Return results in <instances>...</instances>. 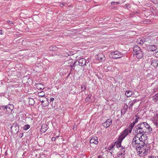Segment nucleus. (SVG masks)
Masks as SVG:
<instances>
[{"instance_id":"nucleus-8","label":"nucleus","mask_w":158,"mask_h":158,"mask_svg":"<svg viewBox=\"0 0 158 158\" xmlns=\"http://www.w3.org/2000/svg\"><path fill=\"white\" fill-rule=\"evenodd\" d=\"M129 133L127 131V129L124 130L121 133L120 135L119 136L118 139L120 141H122L123 139Z\"/></svg>"},{"instance_id":"nucleus-48","label":"nucleus","mask_w":158,"mask_h":158,"mask_svg":"<svg viewBox=\"0 0 158 158\" xmlns=\"http://www.w3.org/2000/svg\"><path fill=\"white\" fill-rule=\"evenodd\" d=\"M73 53H72V52H70V56H71V55L72 56L73 55Z\"/></svg>"},{"instance_id":"nucleus-7","label":"nucleus","mask_w":158,"mask_h":158,"mask_svg":"<svg viewBox=\"0 0 158 158\" xmlns=\"http://www.w3.org/2000/svg\"><path fill=\"white\" fill-rule=\"evenodd\" d=\"M17 123L15 122L11 127V131L14 134H17L19 131V127Z\"/></svg>"},{"instance_id":"nucleus-15","label":"nucleus","mask_w":158,"mask_h":158,"mask_svg":"<svg viewBox=\"0 0 158 158\" xmlns=\"http://www.w3.org/2000/svg\"><path fill=\"white\" fill-rule=\"evenodd\" d=\"M133 93V92L130 90H127L125 92V95L127 97H130L132 95Z\"/></svg>"},{"instance_id":"nucleus-10","label":"nucleus","mask_w":158,"mask_h":158,"mask_svg":"<svg viewBox=\"0 0 158 158\" xmlns=\"http://www.w3.org/2000/svg\"><path fill=\"white\" fill-rule=\"evenodd\" d=\"M139 140H140V138L136 136H135L133 139L132 143L134 144H138V146L141 145L140 143L139 142Z\"/></svg>"},{"instance_id":"nucleus-39","label":"nucleus","mask_w":158,"mask_h":158,"mask_svg":"<svg viewBox=\"0 0 158 158\" xmlns=\"http://www.w3.org/2000/svg\"><path fill=\"white\" fill-rule=\"evenodd\" d=\"M7 22L8 23H9L10 24H13V22L12 21H10V20H7Z\"/></svg>"},{"instance_id":"nucleus-47","label":"nucleus","mask_w":158,"mask_h":158,"mask_svg":"<svg viewBox=\"0 0 158 158\" xmlns=\"http://www.w3.org/2000/svg\"><path fill=\"white\" fill-rule=\"evenodd\" d=\"M156 56L158 57V51L156 52Z\"/></svg>"},{"instance_id":"nucleus-27","label":"nucleus","mask_w":158,"mask_h":158,"mask_svg":"<svg viewBox=\"0 0 158 158\" xmlns=\"http://www.w3.org/2000/svg\"><path fill=\"white\" fill-rule=\"evenodd\" d=\"M91 95H89L88 97L86 98L85 100L87 102H90L91 101L90 98Z\"/></svg>"},{"instance_id":"nucleus-30","label":"nucleus","mask_w":158,"mask_h":158,"mask_svg":"<svg viewBox=\"0 0 158 158\" xmlns=\"http://www.w3.org/2000/svg\"><path fill=\"white\" fill-rule=\"evenodd\" d=\"M124 156V154H123V153H121L119 152L117 153V157H119L120 156L122 157L123 156Z\"/></svg>"},{"instance_id":"nucleus-11","label":"nucleus","mask_w":158,"mask_h":158,"mask_svg":"<svg viewBox=\"0 0 158 158\" xmlns=\"http://www.w3.org/2000/svg\"><path fill=\"white\" fill-rule=\"evenodd\" d=\"M112 123V121L111 119H108L106 122L102 124L104 127L107 128L109 127Z\"/></svg>"},{"instance_id":"nucleus-19","label":"nucleus","mask_w":158,"mask_h":158,"mask_svg":"<svg viewBox=\"0 0 158 158\" xmlns=\"http://www.w3.org/2000/svg\"><path fill=\"white\" fill-rule=\"evenodd\" d=\"M156 49V47L154 45H150L149 46V49L150 51H154Z\"/></svg>"},{"instance_id":"nucleus-58","label":"nucleus","mask_w":158,"mask_h":158,"mask_svg":"<svg viewBox=\"0 0 158 158\" xmlns=\"http://www.w3.org/2000/svg\"><path fill=\"white\" fill-rule=\"evenodd\" d=\"M157 158H158V156H157Z\"/></svg>"},{"instance_id":"nucleus-42","label":"nucleus","mask_w":158,"mask_h":158,"mask_svg":"<svg viewBox=\"0 0 158 158\" xmlns=\"http://www.w3.org/2000/svg\"><path fill=\"white\" fill-rule=\"evenodd\" d=\"M148 158H156V157L155 156H150Z\"/></svg>"},{"instance_id":"nucleus-44","label":"nucleus","mask_w":158,"mask_h":158,"mask_svg":"<svg viewBox=\"0 0 158 158\" xmlns=\"http://www.w3.org/2000/svg\"><path fill=\"white\" fill-rule=\"evenodd\" d=\"M133 107V106L131 105H130V106L129 107V109H131L132 107Z\"/></svg>"},{"instance_id":"nucleus-31","label":"nucleus","mask_w":158,"mask_h":158,"mask_svg":"<svg viewBox=\"0 0 158 158\" xmlns=\"http://www.w3.org/2000/svg\"><path fill=\"white\" fill-rule=\"evenodd\" d=\"M120 3V2H111V4L112 6L115 5L117 4H118Z\"/></svg>"},{"instance_id":"nucleus-20","label":"nucleus","mask_w":158,"mask_h":158,"mask_svg":"<svg viewBox=\"0 0 158 158\" xmlns=\"http://www.w3.org/2000/svg\"><path fill=\"white\" fill-rule=\"evenodd\" d=\"M122 141H120V140H119L118 139V140L114 143L115 144H116V145L118 148L121 147V143Z\"/></svg>"},{"instance_id":"nucleus-28","label":"nucleus","mask_w":158,"mask_h":158,"mask_svg":"<svg viewBox=\"0 0 158 158\" xmlns=\"http://www.w3.org/2000/svg\"><path fill=\"white\" fill-rule=\"evenodd\" d=\"M30 127V126L29 125H25L23 128V129L24 130H27Z\"/></svg>"},{"instance_id":"nucleus-54","label":"nucleus","mask_w":158,"mask_h":158,"mask_svg":"<svg viewBox=\"0 0 158 158\" xmlns=\"http://www.w3.org/2000/svg\"><path fill=\"white\" fill-rule=\"evenodd\" d=\"M101 156H98V158H101Z\"/></svg>"},{"instance_id":"nucleus-3","label":"nucleus","mask_w":158,"mask_h":158,"mask_svg":"<svg viewBox=\"0 0 158 158\" xmlns=\"http://www.w3.org/2000/svg\"><path fill=\"white\" fill-rule=\"evenodd\" d=\"M143 52L141 48L137 45L134 47L133 54L136 56L138 59L141 58L143 56Z\"/></svg>"},{"instance_id":"nucleus-34","label":"nucleus","mask_w":158,"mask_h":158,"mask_svg":"<svg viewBox=\"0 0 158 158\" xmlns=\"http://www.w3.org/2000/svg\"><path fill=\"white\" fill-rule=\"evenodd\" d=\"M121 153H123V154H124V155H125V150L122 149V150L120 149V151Z\"/></svg>"},{"instance_id":"nucleus-5","label":"nucleus","mask_w":158,"mask_h":158,"mask_svg":"<svg viewBox=\"0 0 158 158\" xmlns=\"http://www.w3.org/2000/svg\"><path fill=\"white\" fill-rule=\"evenodd\" d=\"M123 54L121 52L116 51L110 53V55L114 59L120 58L123 56Z\"/></svg>"},{"instance_id":"nucleus-25","label":"nucleus","mask_w":158,"mask_h":158,"mask_svg":"<svg viewBox=\"0 0 158 158\" xmlns=\"http://www.w3.org/2000/svg\"><path fill=\"white\" fill-rule=\"evenodd\" d=\"M81 91H84L86 89V87L84 84H83L81 85Z\"/></svg>"},{"instance_id":"nucleus-13","label":"nucleus","mask_w":158,"mask_h":158,"mask_svg":"<svg viewBox=\"0 0 158 158\" xmlns=\"http://www.w3.org/2000/svg\"><path fill=\"white\" fill-rule=\"evenodd\" d=\"M90 143L98 144V138L95 136L92 137L90 140Z\"/></svg>"},{"instance_id":"nucleus-43","label":"nucleus","mask_w":158,"mask_h":158,"mask_svg":"<svg viewBox=\"0 0 158 158\" xmlns=\"http://www.w3.org/2000/svg\"><path fill=\"white\" fill-rule=\"evenodd\" d=\"M24 122V123H26V121L25 120H24V121H22L21 120H19V124H20V123H21V122Z\"/></svg>"},{"instance_id":"nucleus-51","label":"nucleus","mask_w":158,"mask_h":158,"mask_svg":"<svg viewBox=\"0 0 158 158\" xmlns=\"http://www.w3.org/2000/svg\"><path fill=\"white\" fill-rule=\"evenodd\" d=\"M121 148L120 149L122 150V149H125V148L123 146H121Z\"/></svg>"},{"instance_id":"nucleus-36","label":"nucleus","mask_w":158,"mask_h":158,"mask_svg":"<svg viewBox=\"0 0 158 158\" xmlns=\"http://www.w3.org/2000/svg\"><path fill=\"white\" fill-rule=\"evenodd\" d=\"M136 117L135 118V120L134 121L136 123L138 122V119L139 118V117L138 116V115H136Z\"/></svg>"},{"instance_id":"nucleus-32","label":"nucleus","mask_w":158,"mask_h":158,"mask_svg":"<svg viewBox=\"0 0 158 158\" xmlns=\"http://www.w3.org/2000/svg\"><path fill=\"white\" fill-rule=\"evenodd\" d=\"M142 137H144V135H143H143H141L140 136V137L139 138H140V140H139V142L141 141L142 143L143 142V141H144L145 139L143 140L142 139H143L142 138Z\"/></svg>"},{"instance_id":"nucleus-14","label":"nucleus","mask_w":158,"mask_h":158,"mask_svg":"<svg viewBox=\"0 0 158 158\" xmlns=\"http://www.w3.org/2000/svg\"><path fill=\"white\" fill-rule=\"evenodd\" d=\"M146 40L145 38H142L138 39V44H142Z\"/></svg>"},{"instance_id":"nucleus-38","label":"nucleus","mask_w":158,"mask_h":158,"mask_svg":"<svg viewBox=\"0 0 158 158\" xmlns=\"http://www.w3.org/2000/svg\"><path fill=\"white\" fill-rule=\"evenodd\" d=\"M152 1L155 4L158 3V0H152Z\"/></svg>"},{"instance_id":"nucleus-22","label":"nucleus","mask_w":158,"mask_h":158,"mask_svg":"<svg viewBox=\"0 0 158 158\" xmlns=\"http://www.w3.org/2000/svg\"><path fill=\"white\" fill-rule=\"evenodd\" d=\"M29 99V104L31 106L33 105L35 102L34 99L33 98H30Z\"/></svg>"},{"instance_id":"nucleus-24","label":"nucleus","mask_w":158,"mask_h":158,"mask_svg":"<svg viewBox=\"0 0 158 158\" xmlns=\"http://www.w3.org/2000/svg\"><path fill=\"white\" fill-rule=\"evenodd\" d=\"M153 122L156 125H158V117L154 118Z\"/></svg>"},{"instance_id":"nucleus-2","label":"nucleus","mask_w":158,"mask_h":158,"mask_svg":"<svg viewBox=\"0 0 158 158\" xmlns=\"http://www.w3.org/2000/svg\"><path fill=\"white\" fill-rule=\"evenodd\" d=\"M144 144V142H143L141 145L136 146V150L138 151V155L140 156H144L148 153L147 150L145 149L147 146Z\"/></svg>"},{"instance_id":"nucleus-52","label":"nucleus","mask_w":158,"mask_h":158,"mask_svg":"<svg viewBox=\"0 0 158 158\" xmlns=\"http://www.w3.org/2000/svg\"><path fill=\"white\" fill-rule=\"evenodd\" d=\"M40 100L41 102L42 103H43L44 102V101L43 100H41L40 99Z\"/></svg>"},{"instance_id":"nucleus-18","label":"nucleus","mask_w":158,"mask_h":158,"mask_svg":"<svg viewBox=\"0 0 158 158\" xmlns=\"http://www.w3.org/2000/svg\"><path fill=\"white\" fill-rule=\"evenodd\" d=\"M134 126L131 123L129 126V128L126 129L127 130V131L129 133H131Z\"/></svg>"},{"instance_id":"nucleus-35","label":"nucleus","mask_w":158,"mask_h":158,"mask_svg":"<svg viewBox=\"0 0 158 158\" xmlns=\"http://www.w3.org/2000/svg\"><path fill=\"white\" fill-rule=\"evenodd\" d=\"M56 47L55 46H52L50 48L51 50H56Z\"/></svg>"},{"instance_id":"nucleus-9","label":"nucleus","mask_w":158,"mask_h":158,"mask_svg":"<svg viewBox=\"0 0 158 158\" xmlns=\"http://www.w3.org/2000/svg\"><path fill=\"white\" fill-rule=\"evenodd\" d=\"M97 60H99L100 61H104L105 60L104 55L102 53H99L96 56Z\"/></svg>"},{"instance_id":"nucleus-49","label":"nucleus","mask_w":158,"mask_h":158,"mask_svg":"<svg viewBox=\"0 0 158 158\" xmlns=\"http://www.w3.org/2000/svg\"><path fill=\"white\" fill-rule=\"evenodd\" d=\"M64 4H63V3H61L60 4V7H62L63 6H64Z\"/></svg>"},{"instance_id":"nucleus-16","label":"nucleus","mask_w":158,"mask_h":158,"mask_svg":"<svg viewBox=\"0 0 158 158\" xmlns=\"http://www.w3.org/2000/svg\"><path fill=\"white\" fill-rule=\"evenodd\" d=\"M48 129L47 126L45 124L43 125L41 127V131L42 132H44Z\"/></svg>"},{"instance_id":"nucleus-23","label":"nucleus","mask_w":158,"mask_h":158,"mask_svg":"<svg viewBox=\"0 0 158 158\" xmlns=\"http://www.w3.org/2000/svg\"><path fill=\"white\" fill-rule=\"evenodd\" d=\"M73 63H71V64H70V67L71 68V69H74V68H73V67H74L76 64L77 63V61H74L73 62H72Z\"/></svg>"},{"instance_id":"nucleus-33","label":"nucleus","mask_w":158,"mask_h":158,"mask_svg":"<svg viewBox=\"0 0 158 158\" xmlns=\"http://www.w3.org/2000/svg\"><path fill=\"white\" fill-rule=\"evenodd\" d=\"M153 101L155 102H157L158 101V98H156L155 95L153 97Z\"/></svg>"},{"instance_id":"nucleus-29","label":"nucleus","mask_w":158,"mask_h":158,"mask_svg":"<svg viewBox=\"0 0 158 158\" xmlns=\"http://www.w3.org/2000/svg\"><path fill=\"white\" fill-rule=\"evenodd\" d=\"M115 146V143H113L108 148V149L110 150L111 149H113Z\"/></svg>"},{"instance_id":"nucleus-56","label":"nucleus","mask_w":158,"mask_h":158,"mask_svg":"<svg viewBox=\"0 0 158 158\" xmlns=\"http://www.w3.org/2000/svg\"><path fill=\"white\" fill-rule=\"evenodd\" d=\"M85 0L86 1V2H88L89 1V0Z\"/></svg>"},{"instance_id":"nucleus-12","label":"nucleus","mask_w":158,"mask_h":158,"mask_svg":"<svg viewBox=\"0 0 158 158\" xmlns=\"http://www.w3.org/2000/svg\"><path fill=\"white\" fill-rule=\"evenodd\" d=\"M78 63L79 65L81 66H84L86 65V63H87V61L84 58H81L78 60Z\"/></svg>"},{"instance_id":"nucleus-6","label":"nucleus","mask_w":158,"mask_h":158,"mask_svg":"<svg viewBox=\"0 0 158 158\" xmlns=\"http://www.w3.org/2000/svg\"><path fill=\"white\" fill-rule=\"evenodd\" d=\"M0 108L4 110L5 112H10L13 108V106L11 104H9L5 106H0Z\"/></svg>"},{"instance_id":"nucleus-40","label":"nucleus","mask_w":158,"mask_h":158,"mask_svg":"<svg viewBox=\"0 0 158 158\" xmlns=\"http://www.w3.org/2000/svg\"><path fill=\"white\" fill-rule=\"evenodd\" d=\"M23 133H21L19 135V137L20 138H22L23 136Z\"/></svg>"},{"instance_id":"nucleus-1","label":"nucleus","mask_w":158,"mask_h":158,"mask_svg":"<svg viewBox=\"0 0 158 158\" xmlns=\"http://www.w3.org/2000/svg\"><path fill=\"white\" fill-rule=\"evenodd\" d=\"M135 133L143 134V133H149L152 131V128L146 122L141 123L138 124L134 129Z\"/></svg>"},{"instance_id":"nucleus-46","label":"nucleus","mask_w":158,"mask_h":158,"mask_svg":"<svg viewBox=\"0 0 158 158\" xmlns=\"http://www.w3.org/2000/svg\"><path fill=\"white\" fill-rule=\"evenodd\" d=\"M56 139V138L54 137H53L52 138V141H55Z\"/></svg>"},{"instance_id":"nucleus-45","label":"nucleus","mask_w":158,"mask_h":158,"mask_svg":"<svg viewBox=\"0 0 158 158\" xmlns=\"http://www.w3.org/2000/svg\"><path fill=\"white\" fill-rule=\"evenodd\" d=\"M136 123L134 121L132 123H131L134 126L135 124Z\"/></svg>"},{"instance_id":"nucleus-55","label":"nucleus","mask_w":158,"mask_h":158,"mask_svg":"<svg viewBox=\"0 0 158 158\" xmlns=\"http://www.w3.org/2000/svg\"><path fill=\"white\" fill-rule=\"evenodd\" d=\"M44 97V99H47V98H46L45 97Z\"/></svg>"},{"instance_id":"nucleus-57","label":"nucleus","mask_w":158,"mask_h":158,"mask_svg":"<svg viewBox=\"0 0 158 158\" xmlns=\"http://www.w3.org/2000/svg\"><path fill=\"white\" fill-rule=\"evenodd\" d=\"M68 76H69V75L68 74Z\"/></svg>"},{"instance_id":"nucleus-53","label":"nucleus","mask_w":158,"mask_h":158,"mask_svg":"<svg viewBox=\"0 0 158 158\" xmlns=\"http://www.w3.org/2000/svg\"><path fill=\"white\" fill-rule=\"evenodd\" d=\"M128 5H127L126 4L125 5V7H126L127 8L128 7Z\"/></svg>"},{"instance_id":"nucleus-4","label":"nucleus","mask_w":158,"mask_h":158,"mask_svg":"<svg viewBox=\"0 0 158 158\" xmlns=\"http://www.w3.org/2000/svg\"><path fill=\"white\" fill-rule=\"evenodd\" d=\"M147 61L148 62H150L151 65L153 66L155 68H156L158 64V60H157L153 59V58H151V56L149 57L148 56L146 57Z\"/></svg>"},{"instance_id":"nucleus-26","label":"nucleus","mask_w":158,"mask_h":158,"mask_svg":"<svg viewBox=\"0 0 158 158\" xmlns=\"http://www.w3.org/2000/svg\"><path fill=\"white\" fill-rule=\"evenodd\" d=\"M54 100V98H53L51 97L50 98V103L51 104V105H52V106L53 107H55V104L53 105L52 104L53 103V101Z\"/></svg>"},{"instance_id":"nucleus-37","label":"nucleus","mask_w":158,"mask_h":158,"mask_svg":"<svg viewBox=\"0 0 158 158\" xmlns=\"http://www.w3.org/2000/svg\"><path fill=\"white\" fill-rule=\"evenodd\" d=\"M137 101V99H135L134 100H133L131 104V105L133 106V105Z\"/></svg>"},{"instance_id":"nucleus-41","label":"nucleus","mask_w":158,"mask_h":158,"mask_svg":"<svg viewBox=\"0 0 158 158\" xmlns=\"http://www.w3.org/2000/svg\"><path fill=\"white\" fill-rule=\"evenodd\" d=\"M73 57H74V58H73V57H70V59H71L72 60H74V61H75L74 59H75V57H76V56H75V57H74V56H73Z\"/></svg>"},{"instance_id":"nucleus-50","label":"nucleus","mask_w":158,"mask_h":158,"mask_svg":"<svg viewBox=\"0 0 158 158\" xmlns=\"http://www.w3.org/2000/svg\"><path fill=\"white\" fill-rule=\"evenodd\" d=\"M128 108V106L127 105H126V107H125V109H126V111L125 112V113L126 112V111L127 110Z\"/></svg>"},{"instance_id":"nucleus-17","label":"nucleus","mask_w":158,"mask_h":158,"mask_svg":"<svg viewBox=\"0 0 158 158\" xmlns=\"http://www.w3.org/2000/svg\"><path fill=\"white\" fill-rule=\"evenodd\" d=\"M36 85L38 89H42L44 88L43 85L40 83H37Z\"/></svg>"},{"instance_id":"nucleus-21","label":"nucleus","mask_w":158,"mask_h":158,"mask_svg":"<svg viewBox=\"0 0 158 158\" xmlns=\"http://www.w3.org/2000/svg\"><path fill=\"white\" fill-rule=\"evenodd\" d=\"M38 95L39 97H44L45 95V93L44 91L40 92L38 93Z\"/></svg>"}]
</instances>
